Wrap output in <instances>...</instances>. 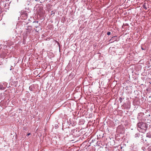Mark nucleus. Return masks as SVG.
I'll return each mask as SVG.
<instances>
[{"instance_id":"1","label":"nucleus","mask_w":151,"mask_h":151,"mask_svg":"<svg viewBox=\"0 0 151 151\" xmlns=\"http://www.w3.org/2000/svg\"><path fill=\"white\" fill-rule=\"evenodd\" d=\"M137 125L138 127V130L141 132L144 133L147 129V126L145 123L139 122L137 123Z\"/></svg>"},{"instance_id":"6","label":"nucleus","mask_w":151,"mask_h":151,"mask_svg":"<svg viewBox=\"0 0 151 151\" xmlns=\"http://www.w3.org/2000/svg\"><path fill=\"white\" fill-rule=\"evenodd\" d=\"M141 48L142 49V50H145V49H144L143 47H141Z\"/></svg>"},{"instance_id":"5","label":"nucleus","mask_w":151,"mask_h":151,"mask_svg":"<svg viewBox=\"0 0 151 151\" xmlns=\"http://www.w3.org/2000/svg\"><path fill=\"white\" fill-rule=\"evenodd\" d=\"M30 135V133H28L27 134V136H28L29 135Z\"/></svg>"},{"instance_id":"7","label":"nucleus","mask_w":151,"mask_h":151,"mask_svg":"<svg viewBox=\"0 0 151 151\" xmlns=\"http://www.w3.org/2000/svg\"><path fill=\"white\" fill-rule=\"evenodd\" d=\"M35 1H37V0H35Z\"/></svg>"},{"instance_id":"3","label":"nucleus","mask_w":151,"mask_h":151,"mask_svg":"<svg viewBox=\"0 0 151 151\" xmlns=\"http://www.w3.org/2000/svg\"><path fill=\"white\" fill-rule=\"evenodd\" d=\"M115 38V37H112L110 40L109 41H111V42H112L113 41H112V40H113L114 39V38Z\"/></svg>"},{"instance_id":"4","label":"nucleus","mask_w":151,"mask_h":151,"mask_svg":"<svg viewBox=\"0 0 151 151\" xmlns=\"http://www.w3.org/2000/svg\"><path fill=\"white\" fill-rule=\"evenodd\" d=\"M111 32H108L107 33V35H109L111 34Z\"/></svg>"},{"instance_id":"2","label":"nucleus","mask_w":151,"mask_h":151,"mask_svg":"<svg viewBox=\"0 0 151 151\" xmlns=\"http://www.w3.org/2000/svg\"><path fill=\"white\" fill-rule=\"evenodd\" d=\"M143 8H144L145 9H147V7L146 6V5H145V3H144V4L143 5Z\"/></svg>"}]
</instances>
